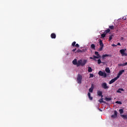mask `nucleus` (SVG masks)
Wrapping results in <instances>:
<instances>
[{
    "label": "nucleus",
    "instance_id": "f257e3e1",
    "mask_svg": "<svg viewBox=\"0 0 127 127\" xmlns=\"http://www.w3.org/2000/svg\"><path fill=\"white\" fill-rule=\"evenodd\" d=\"M86 63H87V61L86 60H79L77 62L76 59H74L72 61V64L73 65H76L77 67H79V66H81L82 67H84L85 65H86Z\"/></svg>",
    "mask_w": 127,
    "mask_h": 127
},
{
    "label": "nucleus",
    "instance_id": "f03ea898",
    "mask_svg": "<svg viewBox=\"0 0 127 127\" xmlns=\"http://www.w3.org/2000/svg\"><path fill=\"white\" fill-rule=\"evenodd\" d=\"M95 55H96V56H93V60H94V61L97 62V60L96 59H100V58H101V56L100 55L99 52H95Z\"/></svg>",
    "mask_w": 127,
    "mask_h": 127
},
{
    "label": "nucleus",
    "instance_id": "7ed1b4c3",
    "mask_svg": "<svg viewBox=\"0 0 127 127\" xmlns=\"http://www.w3.org/2000/svg\"><path fill=\"white\" fill-rule=\"evenodd\" d=\"M126 51H127V49L126 48L124 49H122L120 51V52L121 54L122 55V56H127V53H125L126 52Z\"/></svg>",
    "mask_w": 127,
    "mask_h": 127
},
{
    "label": "nucleus",
    "instance_id": "20e7f679",
    "mask_svg": "<svg viewBox=\"0 0 127 127\" xmlns=\"http://www.w3.org/2000/svg\"><path fill=\"white\" fill-rule=\"evenodd\" d=\"M77 82L78 84H81L82 83V75L78 74L77 78Z\"/></svg>",
    "mask_w": 127,
    "mask_h": 127
},
{
    "label": "nucleus",
    "instance_id": "39448f33",
    "mask_svg": "<svg viewBox=\"0 0 127 127\" xmlns=\"http://www.w3.org/2000/svg\"><path fill=\"white\" fill-rule=\"evenodd\" d=\"M98 75H99V76H103L104 78L107 77V73H106V72H103L102 70L99 71Z\"/></svg>",
    "mask_w": 127,
    "mask_h": 127
},
{
    "label": "nucleus",
    "instance_id": "423d86ee",
    "mask_svg": "<svg viewBox=\"0 0 127 127\" xmlns=\"http://www.w3.org/2000/svg\"><path fill=\"white\" fill-rule=\"evenodd\" d=\"M100 48L99 49V51H102L103 50V48H104V44L103 43V41L100 40L99 41Z\"/></svg>",
    "mask_w": 127,
    "mask_h": 127
},
{
    "label": "nucleus",
    "instance_id": "0eeeda50",
    "mask_svg": "<svg viewBox=\"0 0 127 127\" xmlns=\"http://www.w3.org/2000/svg\"><path fill=\"white\" fill-rule=\"evenodd\" d=\"M118 79H119V76H117L116 77L111 79L109 82L110 85H111V84H113V83H115V82L117 81V80H118Z\"/></svg>",
    "mask_w": 127,
    "mask_h": 127
},
{
    "label": "nucleus",
    "instance_id": "6e6552de",
    "mask_svg": "<svg viewBox=\"0 0 127 127\" xmlns=\"http://www.w3.org/2000/svg\"><path fill=\"white\" fill-rule=\"evenodd\" d=\"M101 86L102 87V88H103V89H109V87L108 86V85H107V83L106 82H104L101 84Z\"/></svg>",
    "mask_w": 127,
    "mask_h": 127
},
{
    "label": "nucleus",
    "instance_id": "1a4fd4ad",
    "mask_svg": "<svg viewBox=\"0 0 127 127\" xmlns=\"http://www.w3.org/2000/svg\"><path fill=\"white\" fill-rule=\"evenodd\" d=\"M111 118L112 119H116V118H118V112L116 110L114 111V115L111 116Z\"/></svg>",
    "mask_w": 127,
    "mask_h": 127
},
{
    "label": "nucleus",
    "instance_id": "9d476101",
    "mask_svg": "<svg viewBox=\"0 0 127 127\" xmlns=\"http://www.w3.org/2000/svg\"><path fill=\"white\" fill-rule=\"evenodd\" d=\"M97 95L99 97H101V98H103V92L102 91H97Z\"/></svg>",
    "mask_w": 127,
    "mask_h": 127
},
{
    "label": "nucleus",
    "instance_id": "9b49d317",
    "mask_svg": "<svg viewBox=\"0 0 127 127\" xmlns=\"http://www.w3.org/2000/svg\"><path fill=\"white\" fill-rule=\"evenodd\" d=\"M124 72H125V70H122L120 71L117 75V77H119V78H120V76H121V75H122L123 74V73H124Z\"/></svg>",
    "mask_w": 127,
    "mask_h": 127
},
{
    "label": "nucleus",
    "instance_id": "f8f14e48",
    "mask_svg": "<svg viewBox=\"0 0 127 127\" xmlns=\"http://www.w3.org/2000/svg\"><path fill=\"white\" fill-rule=\"evenodd\" d=\"M51 37L53 39H55V38H56V34H55V33H52L51 35Z\"/></svg>",
    "mask_w": 127,
    "mask_h": 127
},
{
    "label": "nucleus",
    "instance_id": "ddd939ff",
    "mask_svg": "<svg viewBox=\"0 0 127 127\" xmlns=\"http://www.w3.org/2000/svg\"><path fill=\"white\" fill-rule=\"evenodd\" d=\"M105 101H106V102H109V101H112V98L105 97Z\"/></svg>",
    "mask_w": 127,
    "mask_h": 127
},
{
    "label": "nucleus",
    "instance_id": "4468645a",
    "mask_svg": "<svg viewBox=\"0 0 127 127\" xmlns=\"http://www.w3.org/2000/svg\"><path fill=\"white\" fill-rule=\"evenodd\" d=\"M121 117L123 118V120H127V115H121Z\"/></svg>",
    "mask_w": 127,
    "mask_h": 127
},
{
    "label": "nucleus",
    "instance_id": "2eb2a0df",
    "mask_svg": "<svg viewBox=\"0 0 127 127\" xmlns=\"http://www.w3.org/2000/svg\"><path fill=\"white\" fill-rule=\"evenodd\" d=\"M124 92V91H125V90H124V89L123 88H119L117 91V93H122V91Z\"/></svg>",
    "mask_w": 127,
    "mask_h": 127
},
{
    "label": "nucleus",
    "instance_id": "dca6fc26",
    "mask_svg": "<svg viewBox=\"0 0 127 127\" xmlns=\"http://www.w3.org/2000/svg\"><path fill=\"white\" fill-rule=\"evenodd\" d=\"M105 71L106 73H111V70H110V68L106 67L105 68Z\"/></svg>",
    "mask_w": 127,
    "mask_h": 127
},
{
    "label": "nucleus",
    "instance_id": "f3484780",
    "mask_svg": "<svg viewBox=\"0 0 127 127\" xmlns=\"http://www.w3.org/2000/svg\"><path fill=\"white\" fill-rule=\"evenodd\" d=\"M106 35H107V34L104 32V33L101 34V38H105V37H106Z\"/></svg>",
    "mask_w": 127,
    "mask_h": 127
},
{
    "label": "nucleus",
    "instance_id": "a211bd4d",
    "mask_svg": "<svg viewBox=\"0 0 127 127\" xmlns=\"http://www.w3.org/2000/svg\"><path fill=\"white\" fill-rule=\"evenodd\" d=\"M119 112H120L121 116H123V114H124V109H120Z\"/></svg>",
    "mask_w": 127,
    "mask_h": 127
},
{
    "label": "nucleus",
    "instance_id": "6ab92c4d",
    "mask_svg": "<svg viewBox=\"0 0 127 127\" xmlns=\"http://www.w3.org/2000/svg\"><path fill=\"white\" fill-rule=\"evenodd\" d=\"M113 37H114L113 35H109V41H111V40H112V39H113Z\"/></svg>",
    "mask_w": 127,
    "mask_h": 127
},
{
    "label": "nucleus",
    "instance_id": "aec40b11",
    "mask_svg": "<svg viewBox=\"0 0 127 127\" xmlns=\"http://www.w3.org/2000/svg\"><path fill=\"white\" fill-rule=\"evenodd\" d=\"M99 103H104V104H107V103H106V102L104 101V100H103V98L100 99L99 100Z\"/></svg>",
    "mask_w": 127,
    "mask_h": 127
},
{
    "label": "nucleus",
    "instance_id": "412c9836",
    "mask_svg": "<svg viewBox=\"0 0 127 127\" xmlns=\"http://www.w3.org/2000/svg\"><path fill=\"white\" fill-rule=\"evenodd\" d=\"M93 90H94V87H91L90 88H89V92H90V93H93Z\"/></svg>",
    "mask_w": 127,
    "mask_h": 127
},
{
    "label": "nucleus",
    "instance_id": "4be33fe9",
    "mask_svg": "<svg viewBox=\"0 0 127 127\" xmlns=\"http://www.w3.org/2000/svg\"><path fill=\"white\" fill-rule=\"evenodd\" d=\"M95 47H96V46H95V44H92L91 45V49H94L95 50Z\"/></svg>",
    "mask_w": 127,
    "mask_h": 127
},
{
    "label": "nucleus",
    "instance_id": "5701e85b",
    "mask_svg": "<svg viewBox=\"0 0 127 127\" xmlns=\"http://www.w3.org/2000/svg\"><path fill=\"white\" fill-rule=\"evenodd\" d=\"M111 31V30L110 29H108L107 30H105L104 32L107 34V33H109Z\"/></svg>",
    "mask_w": 127,
    "mask_h": 127
},
{
    "label": "nucleus",
    "instance_id": "b1692460",
    "mask_svg": "<svg viewBox=\"0 0 127 127\" xmlns=\"http://www.w3.org/2000/svg\"><path fill=\"white\" fill-rule=\"evenodd\" d=\"M88 72H92V71H93V69H92V67H88Z\"/></svg>",
    "mask_w": 127,
    "mask_h": 127
},
{
    "label": "nucleus",
    "instance_id": "393cba45",
    "mask_svg": "<svg viewBox=\"0 0 127 127\" xmlns=\"http://www.w3.org/2000/svg\"><path fill=\"white\" fill-rule=\"evenodd\" d=\"M116 104H118L119 105H122V104L123 103L121 101H116Z\"/></svg>",
    "mask_w": 127,
    "mask_h": 127
},
{
    "label": "nucleus",
    "instance_id": "a878e982",
    "mask_svg": "<svg viewBox=\"0 0 127 127\" xmlns=\"http://www.w3.org/2000/svg\"><path fill=\"white\" fill-rule=\"evenodd\" d=\"M97 62H98V64H100L101 63H103L100 59L98 60Z\"/></svg>",
    "mask_w": 127,
    "mask_h": 127
},
{
    "label": "nucleus",
    "instance_id": "bb28decb",
    "mask_svg": "<svg viewBox=\"0 0 127 127\" xmlns=\"http://www.w3.org/2000/svg\"><path fill=\"white\" fill-rule=\"evenodd\" d=\"M115 28V27L114 26V25H111L109 26V28L110 29H114V28Z\"/></svg>",
    "mask_w": 127,
    "mask_h": 127
},
{
    "label": "nucleus",
    "instance_id": "cd10ccee",
    "mask_svg": "<svg viewBox=\"0 0 127 127\" xmlns=\"http://www.w3.org/2000/svg\"><path fill=\"white\" fill-rule=\"evenodd\" d=\"M72 46H73V47H75V46L76 45V42H73L72 44H71Z\"/></svg>",
    "mask_w": 127,
    "mask_h": 127
},
{
    "label": "nucleus",
    "instance_id": "c85d7f7f",
    "mask_svg": "<svg viewBox=\"0 0 127 127\" xmlns=\"http://www.w3.org/2000/svg\"><path fill=\"white\" fill-rule=\"evenodd\" d=\"M89 76V78H93V77H94V74L93 73H90Z\"/></svg>",
    "mask_w": 127,
    "mask_h": 127
},
{
    "label": "nucleus",
    "instance_id": "c756f323",
    "mask_svg": "<svg viewBox=\"0 0 127 127\" xmlns=\"http://www.w3.org/2000/svg\"><path fill=\"white\" fill-rule=\"evenodd\" d=\"M105 57H111L112 55H108V54H105Z\"/></svg>",
    "mask_w": 127,
    "mask_h": 127
},
{
    "label": "nucleus",
    "instance_id": "7c9ffc66",
    "mask_svg": "<svg viewBox=\"0 0 127 127\" xmlns=\"http://www.w3.org/2000/svg\"><path fill=\"white\" fill-rule=\"evenodd\" d=\"M88 98L90 100V101H92L93 100V97H92L91 96H89Z\"/></svg>",
    "mask_w": 127,
    "mask_h": 127
},
{
    "label": "nucleus",
    "instance_id": "2f4dec72",
    "mask_svg": "<svg viewBox=\"0 0 127 127\" xmlns=\"http://www.w3.org/2000/svg\"><path fill=\"white\" fill-rule=\"evenodd\" d=\"M112 45V46H113V47H117V45L115 44H113Z\"/></svg>",
    "mask_w": 127,
    "mask_h": 127
},
{
    "label": "nucleus",
    "instance_id": "473e14b6",
    "mask_svg": "<svg viewBox=\"0 0 127 127\" xmlns=\"http://www.w3.org/2000/svg\"><path fill=\"white\" fill-rule=\"evenodd\" d=\"M123 66H127V63H124V64H123Z\"/></svg>",
    "mask_w": 127,
    "mask_h": 127
},
{
    "label": "nucleus",
    "instance_id": "72a5a7b5",
    "mask_svg": "<svg viewBox=\"0 0 127 127\" xmlns=\"http://www.w3.org/2000/svg\"><path fill=\"white\" fill-rule=\"evenodd\" d=\"M75 46V47H77V48H79L80 47L79 46V44H76Z\"/></svg>",
    "mask_w": 127,
    "mask_h": 127
},
{
    "label": "nucleus",
    "instance_id": "f704fd0d",
    "mask_svg": "<svg viewBox=\"0 0 127 127\" xmlns=\"http://www.w3.org/2000/svg\"><path fill=\"white\" fill-rule=\"evenodd\" d=\"M105 58H106V56H105V55H103L102 56V59H105Z\"/></svg>",
    "mask_w": 127,
    "mask_h": 127
},
{
    "label": "nucleus",
    "instance_id": "c9c22d12",
    "mask_svg": "<svg viewBox=\"0 0 127 127\" xmlns=\"http://www.w3.org/2000/svg\"><path fill=\"white\" fill-rule=\"evenodd\" d=\"M76 49L75 48V49H74L72 50V52H75L76 51Z\"/></svg>",
    "mask_w": 127,
    "mask_h": 127
},
{
    "label": "nucleus",
    "instance_id": "e433bc0d",
    "mask_svg": "<svg viewBox=\"0 0 127 127\" xmlns=\"http://www.w3.org/2000/svg\"><path fill=\"white\" fill-rule=\"evenodd\" d=\"M118 66H123V64H118Z\"/></svg>",
    "mask_w": 127,
    "mask_h": 127
},
{
    "label": "nucleus",
    "instance_id": "4c0bfd02",
    "mask_svg": "<svg viewBox=\"0 0 127 127\" xmlns=\"http://www.w3.org/2000/svg\"><path fill=\"white\" fill-rule=\"evenodd\" d=\"M88 97H90L91 96V93H90V92L88 93Z\"/></svg>",
    "mask_w": 127,
    "mask_h": 127
},
{
    "label": "nucleus",
    "instance_id": "58836bf2",
    "mask_svg": "<svg viewBox=\"0 0 127 127\" xmlns=\"http://www.w3.org/2000/svg\"><path fill=\"white\" fill-rule=\"evenodd\" d=\"M117 45H119L120 46H121V43H118Z\"/></svg>",
    "mask_w": 127,
    "mask_h": 127
},
{
    "label": "nucleus",
    "instance_id": "ea45409f",
    "mask_svg": "<svg viewBox=\"0 0 127 127\" xmlns=\"http://www.w3.org/2000/svg\"><path fill=\"white\" fill-rule=\"evenodd\" d=\"M90 59H94V58H93V57H90Z\"/></svg>",
    "mask_w": 127,
    "mask_h": 127
},
{
    "label": "nucleus",
    "instance_id": "a19ab883",
    "mask_svg": "<svg viewBox=\"0 0 127 127\" xmlns=\"http://www.w3.org/2000/svg\"><path fill=\"white\" fill-rule=\"evenodd\" d=\"M80 51H80V50H78L77 51V52H80Z\"/></svg>",
    "mask_w": 127,
    "mask_h": 127
},
{
    "label": "nucleus",
    "instance_id": "79ce46f5",
    "mask_svg": "<svg viewBox=\"0 0 127 127\" xmlns=\"http://www.w3.org/2000/svg\"><path fill=\"white\" fill-rule=\"evenodd\" d=\"M101 112H102V110L99 109Z\"/></svg>",
    "mask_w": 127,
    "mask_h": 127
}]
</instances>
